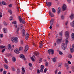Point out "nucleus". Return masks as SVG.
I'll return each instance as SVG.
<instances>
[{"mask_svg":"<svg viewBox=\"0 0 74 74\" xmlns=\"http://www.w3.org/2000/svg\"><path fill=\"white\" fill-rule=\"evenodd\" d=\"M69 41V39H68V38H66V45L64 43L62 44L61 47L62 49L64 50L65 49H67V44L69 43V41Z\"/></svg>","mask_w":74,"mask_h":74,"instance_id":"nucleus-1","label":"nucleus"},{"mask_svg":"<svg viewBox=\"0 0 74 74\" xmlns=\"http://www.w3.org/2000/svg\"><path fill=\"white\" fill-rule=\"evenodd\" d=\"M11 41L12 42H13L14 41L15 42H17L18 41V38L16 37L14 38L12 37L11 38Z\"/></svg>","mask_w":74,"mask_h":74,"instance_id":"nucleus-2","label":"nucleus"},{"mask_svg":"<svg viewBox=\"0 0 74 74\" xmlns=\"http://www.w3.org/2000/svg\"><path fill=\"white\" fill-rule=\"evenodd\" d=\"M18 20L20 21V22L21 23H22L23 24H25V20L21 18V16H19Z\"/></svg>","mask_w":74,"mask_h":74,"instance_id":"nucleus-3","label":"nucleus"},{"mask_svg":"<svg viewBox=\"0 0 74 74\" xmlns=\"http://www.w3.org/2000/svg\"><path fill=\"white\" fill-rule=\"evenodd\" d=\"M66 8H67V6H66V5L65 4L63 5L62 7L63 11H65V10H66Z\"/></svg>","mask_w":74,"mask_h":74,"instance_id":"nucleus-4","label":"nucleus"},{"mask_svg":"<svg viewBox=\"0 0 74 74\" xmlns=\"http://www.w3.org/2000/svg\"><path fill=\"white\" fill-rule=\"evenodd\" d=\"M65 36L67 38H69V32L66 31L65 32Z\"/></svg>","mask_w":74,"mask_h":74,"instance_id":"nucleus-5","label":"nucleus"},{"mask_svg":"<svg viewBox=\"0 0 74 74\" xmlns=\"http://www.w3.org/2000/svg\"><path fill=\"white\" fill-rule=\"evenodd\" d=\"M14 52L17 54H18L20 53V51H19V50L18 49H16L14 50Z\"/></svg>","mask_w":74,"mask_h":74,"instance_id":"nucleus-6","label":"nucleus"},{"mask_svg":"<svg viewBox=\"0 0 74 74\" xmlns=\"http://www.w3.org/2000/svg\"><path fill=\"white\" fill-rule=\"evenodd\" d=\"M25 33L26 32L25 31V30L24 29H23L22 30V34L23 36H25Z\"/></svg>","mask_w":74,"mask_h":74,"instance_id":"nucleus-7","label":"nucleus"},{"mask_svg":"<svg viewBox=\"0 0 74 74\" xmlns=\"http://www.w3.org/2000/svg\"><path fill=\"white\" fill-rule=\"evenodd\" d=\"M3 30L5 33H7V32H8V30H7V29L6 28H4Z\"/></svg>","mask_w":74,"mask_h":74,"instance_id":"nucleus-8","label":"nucleus"},{"mask_svg":"<svg viewBox=\"0 0 74 74\" xmlns=\"http://www.w3.org/2000/svg\"><path fill=\"white\" fill-rule=\"evenodd\" d=\"M23 27V25L22 24H20L18 25V27L19 29H22V28Z\"/></svg>","mask_w":74,"mask_h":74,"instance_id":"nucleus-9","label":"nucleus"},{"mask_svg":"<svg viewBox=\"0 0 74 74\" xmlns=\"http://www.w3.org/2000/svg\"><path fill=\"white\" fill-rule=\"evenodd\" d=\"M29 38V34L27 33L26 34L25 36V39L26 40H28Z\"/></svg>","mask_w":74,"mask_h":74,"instance_id":"nucleus-10","label":"nucleus"},{"mask_svg":"<svg viewBox=\"0 0 74 74\" xmlns=\"http://www.w3.org/2000/svg\"><path fill=\"white\" fill-rule=\"evenodd\" d=\"M48 7H50L52 5V3L51 2H49L47 4V3H46Z\"/></svg>","mask_w":74,"mask_h":74,"instance_id":"nucleus-11","label":"nucleus"},{"mask_svg":"<svg viewBox=\"0 0 74 74\" xmlns=\"http://www.w3.org/2000/svg\"><path fill=\"white\" fill-rule=\"evenodd\" d=\"M53 23V19H51L50 22V26H52Z\"/></svg>","mask_w":74,"mask_h":74,"instance_id":"nucleus-12","label":"nucleus"},{"mask_svg":"<svg viewBox=\"0 0 74 74\" xmlns=\"http://www.w3.org/2000/svg\"><path fill=\"white\" fill-rule=\"evenodd\" d=\"M57 43L58 44H60V43H61V39H58L57 41Z\"/></svg>","mask_w":74,"mask_h":74,"instance_id":"nucleus-13","label":"nucleus"},{"mask_svg":"<svg viewBox=\"0 0 74 74\" xmlns=\"http://www.w3.org/2000/svg\"><path fill=\"white\" fill-rule=\"evenodd\" d=\"M70 25L72 27H74V20L71 23Z\"/></svg>","mask_w":74,"mask_h":74,"instance_id":"nucleus-14","label":"nucleus"},{"mask_svg":"<svg viewBox=\"0 0 74 74\" xmlns=\"http://www.w3.org/2000/svg\"><path fill=\"white\" fill-rule=\"evenodd\" d=\"M35 56L34 55H33L32 57L31 58V59L32 61H34V59H35Z\"/></svg>","mask_w":74,"mask_h":74,"instance_id":"nucleus-15","label":"nucleus"},{"mask_svg":"<svg viewBox=\"0 0 74 74\" xmlns=\"http://www.w3.org/2000/svg\"><path fill=\"white\" fill-rule=\"evenodd\" d=\"M20 57L22 59H23L24 58V60H25V58H24L25 57V56H24V55L21 54L20 55Z\"/></svg>","mask_w":74,"mask_h":74,"instance_id":"nucleus-16","label":"nucleus"},{"mask_svg":"<svg viewBox=\"0 0 74 74\" xmlns=\"http://www.w3.org/2000/svg\"><path fill=\"white\" fill-rule=\"evenodd\" d=\"M29 49V46H28L27 45L25 46V52H26L27 50H28V49Z\"/></svg>","mask_w":74,"mask_h":74,"instance_id":"nucleus-17","label":"nucleus"},{"mask_svg":"<svg viewBox=\"0 0 74 74\" xmlns=\"http://www.w3.org/2000/svg\"><path fill=\"white\" fill-rule=\"evenodd\" d=\"M65 67L67 69H69V65H68V63H65Z\"/></svg>","mask_w":74,"mask_h":74,"instance_id":"nucleus-18","label":"nucleus"},{"mask_svg":"<svg viewBox=\"0 0 74 74\" xmlns=\"http://www.w3.org/2000/svg\"><path fill=\"white\" fill-rule=\"evenodd\" d=\"M70 18L71 19H73L74 18V14H72L70 16Z\"/></svg>","mask_w":74,"mask_h":74,"instance_id":"nucleus-19","label":"nucleus"},{"mask_svg":"<svg viewBox=\"0 0 74 74\" xmlns=\"http://www.w3.org/2000/svg\"><path fill=\"white\" fill-rule=\"evenodd\" d=\"M61 10V9H60V7H58V14H60V11Z\"/></svg>","mask_w":74,"mask_h":74,"instance_id":"nucleus-20","label":"nucleus"},{"mask_svg":"<svg viewBox=\"0 0 74 74\" xmlns=\"http://www.w3.org/2000/svg\"><path fill=\"white\" fill-rule=\"evenodd\" d=\"M62 63H59L58 64V66L59 67H60V68L62 67Z\"/></svg>","mask_w":74,"mask_h":74,"instance_id":"nucleus-21","label":"nucleus"},{"mask_svg":"<svg viewBox=\"0 0 74 74\" xmlns=\"http://www.w3.org/2000/svg\"><path fill=\"white\" fill-rule=\"evenodd\" d=\"M51 51H52V49H49L48 50V53H49V55L51 54Z\"/></svg>","mask_w":74,"mask_h":74,"instance_id":"nucleus-22","label":"nucleus"},{"mask_svg":"<svg viewBox=\"0 0 74 74\" xmlns=\"http://www.w3.org/2000/svg\"><path fill=\"white\" fill-rule=\"evenodd\" d=\"M4 67L5 69H8V66L7 65H4Z\"/></svg>","mask_w":74,"mask_h":74,"instance_id":"nucleus-23","label":"nucleus"},{"mask_svg":"<svg viewBox=\"0 0 74 74\" xmlns=\"http://www.w3.org/2000/svg\"><path fill=\"white\" fill-rule=\"evenodd\" d=\"M8 49H11V45L10 44H9L8 45Z\"/></svg>","mask_w":74,"mask_h":74,"instance_id":"nucleus-24","label":"nucleus"},{"mask_svg":"<svg viewBox=\"0 0 74 74\" xmlns=\"http://www.w3.org/2000/svg\"><path fill=\"white\" fill-rule=\"evenodd\" d=\"M70 50H71V53H73V52H74V49H73V48H70Z\"/></svg>","mask_w":74,"mask_h":74,"instance_id":"nucleus-25","label":"nucleus"},{"mask_svg":"<svg viewBox=\"0 0 74 74\" xmlns=\"http://www.w3.org/2000/svg\"><path fill=\"white\" fill-rule=\"evenodd\" d=\"M71 37H72V40H74V33H72V34Z\"/></svg>","mask_w":74,"mask_h":74,"instance_id":"nucleus-26","label":"nucleus"},{"mask_svg":"<svg viewBox=\"0 0 74 74\" xmlns=\"http://www.w3.org/2000/svg\"><path fill=\"white\" fill-rule=\"evenodd\" d=\"M19 28H17L16 30V33L17 34H19Z\"/></svg>","mask_w":74,"mask_h":74,"instance_id":"nucleus-27","label":"nucleus"},{"mask_svg":"<svg viewBox=\"0 0 74 74\" xmlns=\"http://www.w3.org/2000/svg\"><path fill=\"white\" fill-rule=\"evenodd\" d=\"M49 14L50 15V16H51V17H53V16H54V15L51 13V12H49Z\"/></svg>","mask_w":74,"mask_h":74,"instance_id":"nucleus-28","label":"nucleus"},{"mask_svg":"<svg viewBox=\"0 0 74 74\" xmlns=\"http://www.w3.org/2000/svg\"><path fill=\"white\" fill-rule=\"evenodd\" d=\"M39 46L40 48H42V42L40 43Z\"/></svg>","mask_w":74,"mask_h":74,"instance_id":"nucleus-29","label":"nucleus"},{"mask_svg":"<svg viewBox=\"0 0 74 74\" xmlns=\"http://www.w3.org/2000/svg\"><path fill=\"white\" fill-rule=\"evenodd\" d=\"M12 60L14 62H15V61H16V58H15V57H13L12 59Z\"/></svg>","mask_w":74,"mask_h":74,"instance_id":"nucleus-30","label":"nucleus"},{"mask_svg":"<svg viewBox=\"0 0 74 74\" xmlns=\"http://www.w3.org/2000/svg\"><path fill=\"white\" fill-rule=\"evenodd\" d=\"M34 55H35L36 56H38V55H39V53H37L36 52H34Z\"/></svg>","mask_w":74,"mask_h":74,"instance_id":"nucleus-31","label":"nucleus"},{"mask_svg":"<svg viewBox=\"0 0 74 74\" xmlns=\"http://www.w3.org/2000/svg\"><path fill=\"white\" fill-rule=\"evenodd\" d=\"M19 51H22V50L23 49V47H20L19 48Z\"/></svg>","mask_w":74,"mask_h":74,"instance_id":"nucleus-32","label":"nucleus"},{"mask_svg":"<svg viewBox=\"0 0 74 74\" xmlns=\"http://www.w3.org/2000/svg\"><path fill=\"white\" fill-rule=\"evenodd\" d=\"M2 4L3 5H7V3L4 1H2Z\"/></svg>","mask_w":74,"mask_h":74,"instance_id":"nucleus-33","label":"nucleus"},{"mask_svg":"<svg viewBox=\"0 0 74 74\" xmlns=\"http://www.w3.org/2000/svg\"><path fill=\"white\" fill-rule=\"evenodd\" d=\"M40 68L41 69H44V65H42L41 66Z\"/></svg>","mask_w":74,"mask_h":74,"instance_id":"nucleus-34","label":"nucleus"},{"mask_svg":"<svg viewBox=\"0 0 74 74\" xmlns=\"http://www.w3.org/2000/svg\"><path fill=\"white\" fill-rule=\"evenodd\" d=\"M68 57L69 58V59H71V58H72V55H71V54L69 55L68 56Z\"/></svg>","mask_w":74,"mask_h":74,"instance_id":"nucleus-35","label":"nucleus"},{"mask_svg":"<svg viewBox=\"0 0 74 74\" xmlns=\"http://www.w3.org/2000/svg\"><path fill=\"white\" fill-rule=\"evenodd\" d=\"M12 16H10V21H12Z\"/></svg>","mask_w":74,"mask_h":74,"instance_id":"nucleus-36","label":"nucleus"},{"mask_svg":"<svg viewBox=\"0 0 74 74\" xmlns=\"http://www.w3.org/2000/svg\"><path fill=\"white\" fill-rule=\"evenodd\" d=\"M52 11L53 12H56V10H55V8H53L52 9Z\"/></svg>","mask_w":74,"mask_h":74,"instance_id":"nucleus-37","label":"nucleus"},{"mask_svg":"<svg viewBox=\"0 0 74 74\" xmlns=\"http://www.w3.org/2000/svg\"><path fill=\"white\" fill-rule=\"evenodd\" d=\"M22 71L23 73H25V69L23 67L22 68Z\"/></svg>","mask_w":74,"mask_h":74,"instance_id":"nucleus-38","label":"nucleus"},{"mask_svg":"<svg viewBox=\"0 0 74 74\" xmlns=\"http://www.w3.org/2000/svg\"><path fill=\"white\" fill-rule=\"evenodd\" d=\"M51 55H53L54 54V50L53 49L51 50Z\"/></svg>","mask_w":74,"mask_h":74,"instance_id":"nucleus-39","label":"nucleus"},{"mask_svg":"<svg viewBox=\"0 0 74 74\" xmlns=\"http://www.w3.org/2000/svg\"><path fill=\"white\" fill-rule=\"evenodd\" d=\"M8 11L10 13V14H12V11L10 10H9Z\"/></svg>","mask_w":74,"mask_h":74,"instance_id":"nucleus-40","label":"nucleus"},{"mask_svg":"<svg viewBox=\"0 0 74 74\" xmlns=\"http://www.w3.org/2000/svg\"><path fill=\"white\" fill-rule=\"evenodd\" d=\"M52 59L53 62H56V59H55V58H53Z\"/></svg>","mask_w":74,"mask_h":74,"instance_id":"nucleus-41","label":"nucleus"},{"mask_svg":"<svg viewBox=\"0 0 74 74\" xmlns=\"http://www.w3.org/2000/svg\"><path fill=\"white\" fill-rule=\"evenodd\" d=\"M4 60L5 61V62L6 63H8V61L5 58L4 59Z\"/></svg>","mask_w":74,"mask_h":74,"instance_id":"nucleus-42","label":"nucleus"},{"mask_svg":"<svg viewBox=\"0 0 74 74\" xmlns=\"http://www.w3.org/2000/svg\"><path fill=\"white\" fill-rule=\"evenodd\" d=\"M42 58H41L40 59V60L39 61V63H41L42 62Z\"/></svg>","mask_w":74,"mask_h":74,"instance_id":"nucleus-43","label":"nucleus"},{"mask_svg":"<svg viewBox=\"0 0 74 74\" xmlns=\"http://www.w3.org/2000/svg\"><path fill=\"white\" fill-rule=\"evenodd\" d=\"M3 24L5 25V26H7V23L5 21H4L3 22Z\"/></svg>","mask_w":74,"mask_h":74,"instance_id":"nucleus-44","label":"nucleus"},{"mask_svg":"<svg viewBox=\"0 0 74 74\" xmlns=\"http://www.w3.org/2000/svg\"><path fill=\"white\" fill-rule=\"evenodd\" d=\"M5 48V46H2L0 47V48L1 49H3V48Z\"/></svg>","mask_w":74,"mask_h":74,"instance_id":"nucleus-45","label":"nucleus"},{"mask_svg":"<svg viewBox=\"0 0 74 74\" xmlns=\"http://www.w3.org/2000/svg\"><path fill=\"white\" fill-rule=\"evenodd\" d=\"M3 16V15H2V13L1 12H0V19H1V18Z\"/></svg>","mask_w":74,"mask_h":74,"instance_id":"nucleus-46","label":"nucleus"},{"mask_svg":"<svg viewBox=\"0 0 74 74\" xmlns=\"http://www.w3.org/2000/svg\"><path fill=\"white\" fill-rule=\"evenodd\" d=\"M61 19H64V17L63 15L61 16Z\"/></svg>","mask_w":74,"mask_h":74,"instance_id":"nucleus-47","label":"nucleus"},{"mask_svg":"<svg viewBox=\"0 0 74 74\" xmlns=\"http://www.w3.org/2000/svg\"><path fill=\"white\" fill-rule=\"evenodd\" d=\"M37 73L38 74H39V73H40V70H39V69H38L37 70Z\"/></svg>","mask_w":74,"mask_h":74,"instance_id":"nucleus-48","label":"nucleus"},{"mask_svg":"<svg viewBox=\"0 0 74 74\" xmlns=\"http://www.w3.org/2000/svg\"><path fill=\"white\" fill-rule=\"evenodd\" d=\"M29 65L30 67H32V64L31 63H29Z\"/></svg>","mask_w":74,"mask_h":74,"instance_id":"nucleus-49","label":"nucleus"},{"mask_svg":"<svg viewBox=\"0 0 74 74\" xmlns=\"http://www.w3.org/2000/svg\"><path fill=\"white\" fill-rule=\"evenodd\" d=\"M47 69L45 68L44 70V73H47Z\"/></svg>","mask_w":74,"mask_h":74,"instance_id":"nucleus-50","label":"nucleus"},{"mask_svg":"<svg viewBox=\"0 0 74 74\" xmlns=\"http://www.w3.org/2000/svg\"><path fill=\"white\" fill-rule=\"evenodd\" d=\"M59 35L60 36H62V32H60L59 34Z\"/></svg>","mask_w":74,"mask_h":74,"instance_id":"nucleus-51","label":"nucleus"},{"mask_svg":"<svg viewBox=\"0 0 74 74\" xmlns=\"http://www.w3.org/2000/svg\"><path fill=\"white\" fill-rule=\"evenodd\" d=\"M59 54H60V55H62L63 54V53H62V52L60 51H59Z\"/></svg>","mask_w":74,"mask_h":74,"instance_id":"nucleus-52","label":"nucleus"},{"mask_svg":"<svg viewBox=\"0 0 74 74\" xmlns=\"http://www.w3.org/2000/svg\"><path fill=\"white\" fill-rule=\"evenodd\" d=\"M45 64V65L46 66H48V63L46 62V64Z\"/></svg>","mask_w":74,"mask_h":74,"instance_id":"nucleus-53","label":"nucleus"},{"mask_svg":"<svg viewBox=\"0 0 74 74\" xmlns=\"http://www.w3.org/2000/svg\"><path fill=\"white\" fill-rule=\"evenodd\" d=\"M72 70L73 71H74V66H72Z\"/></svg>","mask_w":74,"mask_h":74,"instance_id":"nucleus-54","label":"nucleus"},{"mask_svg":"<svg viewBox=\"0 0 74 74\" xmlns=\"http://www.w3.org/2000/svg\"><path fill=\"white\" fill-rule=\"evenodd\" d=\"M3 37V34H0V37L1 38H2V37Z\"/></svg>","mask_w":74,"mask_h":74,"instance_id":"nucleus-55","label":"nucleus"},{"mask_svg":"<svg viewBox=\"0 0 74 74\" xmlns=\"http://www.w3.org/2000/svg\"><path fill=\"white\" fill-rule=\"evenodd\" d=\"M40 69V71L41 73H43V70L42 69Z\"/></svg>","mask_w":74,"mask_h":74,"instance_id":"nucleus-56","label":"nucleus"},{"mask_svg":"<svg viewBox=\"0 0 74 74\" xmlns=\"http://www.w3.org/2000/svg\"><path fill=\"white\" fill-rule=\"evenodd\" d=\"M12 24H16V21H14L12 23Z\"/></svg>","mask_w":74,"mask_h":74,"instance_id":"nucleus-57","label":"nucleus"},{"mask_svg":"<svg viewBox=\"0 0 74 74\" xmlns=\"http://www.w3.org/2000/svg\"><path fill=\"white\" fill-rule=\"evenodd\" d=\"M9 7H12V4H10V5H8Z\"/></svg>","mask_w":74,"mask_h":74,"instance_id":"nucleus-58","label":"nucleus"},{"mask_svg":"<svg viewBox=\"0 0 74 74\" xmlns=\"http://www.w3.org/2000/svg\"><path fill=\"white\" fill-rule=\"evenodd\" d=\"M5 49H3V50L1 51L2 52V53L4 52V51H5Z\"/></svg>","mask_w":74,"mask_h":74,"instance_id":"nucleus-59","label":"nucleus"},{"mask_svg":"<svg viewBox=\"0 0 74 74\" xmlns=\"http://www.w3.org/2000/svg\"><path fill=\"white\" fill-rule=\"evenodd\" d=\"M67 1L69 3H71V0H67Z\"/></svg>","mask_w":74,"mask_h":74,"instance_id":"nucleus-60","label":"nucleus"},{"mask_svg":"<svg viewBox=\"0 0 74 74\" xmlns=\"http://www.w3.org/2000/svg\"><path fill=\"white\" fill-rule=\"evenodd\" d=\"M12 70L13 71H15V68H14L13 67L12 68Z\"/></svg>","mask_w":74,"mask_h":74,"instance_id":"nucleus-61","label":"nucleus"},{"mask_svg":"<svg viewBox=\"0 0 74 74\" xmlns=\"http://www.w3.org/2000/svg\"><path fill=\"white\" fill-rule=\"evenodd\" d=\"M55 74H56L57 73H58V70H56V71H55Z\"/></svg>","mask_w":74,"mask_h":74,"instance_id":"nucleus-62","label":"nucleus"},{"mask_svg":"<svg viewBox=\"0 0 74 74\" xmlns=\"http://www.w3.org/2000/svg\"><path fill=\"white\" fill-rule=\"evenodd\" d=\"M3 74H6V71H3Z\"/></svg>","mask_w":74,"mask_h":74,"instance_id":"nucleus-63","label":"nucleus"},{"mask_svg":"<svg viewBox=\"0 0 74 74\" xmlns=\"http://www.w3.org/2000/svg\"><path fill=\"white\" fill-rule=\"evenodd\" d=\"M68 63L69 64H71V62L70 61H68Z\"/></svg>","mask_w":74,"mask_h":74,"instance_id":"nucleus-64","label":"nucleus"}]
</instances>
